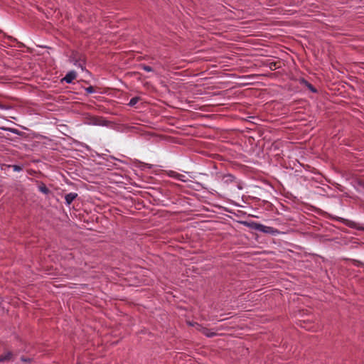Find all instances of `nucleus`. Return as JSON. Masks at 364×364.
<instances>
[{
	"mask_svg": "<svg viewBox=\"0 0 364 364\" xmlns=\"http://www.w3.org/2000/svg\"><path fill=\"white\" fill-rule=\"evenodd\" d=\"M255 229L259 232L268 234H274L277 232L274 228L264 225L262 224H255Z\"/></svg>",
	"mask_w": 364,
	"mask_h": 364,
	"instance_id": "1",
	"label": "nucleus"
},
{
	"mask_svg": "<svg viewBox=\"0 0 364 364\" xmlns=\"http://www.w3.org/2000/svg\"><path fill=\"white\" fill-rule=\"evenodd\" d=\"M21 360L25 361V362H28V361H30V359L24 358L23 357H22Z\"/></svg>",
	"mask_w": 364,
	"mask_h": 364,
	"instance_id": "16",
	"label": "nucleus"
},
{
	"mask_svg": "<svg viewBox=\"0 0 364 364\" xmlns=\"http://www.w3.org/2000/svg\"><path fill=\"white\" fill-rule=\"evenodd\" d=\"M10 108H11V107L9 105H7L3 104V103H0V109H9Z\"/></svg>",
	"mask_w": 364,
	"mask_h": 364,
	"instance_id": "14",
	"label": "nucleus"
},
{
	"mask_svg": "<svg viewBox=\"0 0 364 364\" xmlns=\"http://www.w3.org/2000/svg\"><path fill=\"white\" fill-rule=\"evenodd\" d=\"M90 124L94 125H104V119L102 117H93L91 118Z\"/></svg>",
	"mask_w": 364,
	"mask_h": 364,
	"instance_id": "6",
	"label": "nucleus"
},
{
	"mask_svg": "<svg viewBox=\"0 0 364 364\" xmlns=\"http://www.w3.org/2000/svg\"><path fill=\"white\" fill-rule=\"evenodd\" d=\"M196 328L200 332H201L203 335L206 336L208 338L213 337L216 334L214 332H211L208 328H207L205 327H203V326H201L200 325H199L198 323H196Z\"/></svg>",
	"mask_w": 364,
	"mask_h": 364,
	"instance_id": "2",
	"label": "nucleus"
},
{
	"mask_svg": "<svg viewBox=\"0 0 364 364\" xmlns=\"http://www.w3.org/2000/svg\"><path fill=\"white\" fill-rule=\"evenodd\" d=\"M76 73L75 71H70L66 74V75L63 78V80L65 81L67 83H71L73 81V80L76 78Z\"/></svg>",
	"mask_w": 364,
	"mask_h": 364,
	"instance_id": "4",
	"label": "nucleus"
},
{
	"mask_svg": "<svg viewBox=\"0 0 364 364\" xmlns=\"http://www.w3.org/2000/svg\"><path fill=\"white\" fill-rule=\"evenodd\" d=\"M168 175L171 177V178H173L175 179H177L178 181H183V182H186V176L183 174H181V173H178L174 171H169L168 173Z\"/></svg>",
	"mask_w": 364,
	"mask_h": 364,
	"instance_id": "3",
	"label": "nucleus"
},
{
	"mask_svg": "<svg viewBox=\"0 0 364 364\" xmlns=\"http://www.w3.org/2000/svg\"><path fill=\"white\" fill-rule=\"evenodd\" d=\"M143 70L146 71V72H151V71H153L152 68L149 66V65H144L143 66Z\"/></svg>",
	"mask_w": 364,
	"mask_h": 364,
	"instance_id": "15",
	"label": "nucleus"
},
{
	"mask_svg": "<svg viewBox=\"0 0 364 364\" xmlns=\"http://www.w3.org/2000/svg\"><path fill=\"white\" fill-rule=\"evenodd\" d=\"M301 82L305 85L311 92H316L317 90L314 87V86L309 83L308 81H306L304 79H302Z\"/></svg>",
	"mask_w": 364,
	"mask_h": 364,
	"instance_id": "10",
	"label": "nucleus"
},
{
	"mask_svg": "<svg viewBox=\"0 0 364 364\" xmlns=\"http://www.w3.org/2000/svg\"><path fill=\"white\" fill-rule=\"evenodd\" d=\"M140 98L139 97H132L129 102V105L131 106V107H133L139 101Z\"/></svg>",
	"mask_w": 364,
	"mask_h": 364,
	"instance_id": "11",
	"label": "nucleus"
},
{
	"mask_svg": "<svg viewBox=\"0 0 364 364\" xmlns=\"http://www.w3.org/2000/svg\"><path fill=\"white\" fill-rule=\"evenodd\" d=\"M12 168H13L14 171H16V172H19L22 170L21 166H18V165H13Z\"/></svg>",
	"mask_w": 364,
	"mask_h": 364,
	"instance_id": "13",
	"label": "nucleus"
},
{
	"mask_svg": "<svg viewBox=\"0 0 364 364\" xmlns=\"http://www.w3.org/2000/svg\"><path fill=\"white\" fill-rule=\"evenodd\" d=\"M77 197V194L76 193H69L65 195V199L67 205H70L73 201Z\"/></svg>",
	"mask_w": 364,
	"mask_h": 364,
	"instance_id": "5",
	"label": "nucleus"
},
{
	"mask_svg": "<svg viewBox=\"0 0 364 364\" xmlns=\"http://www.w3.org/2000/svg\"><path fill=\"white\" fill-rule=\"evenodd\" d=\"M38 190L44 193V194H48L49 192H50V190L47 188V186L41 183L39 186H38Z\"/></svg>",
	"mask_w": 364,
	"mask_h": 364,
	"instance_id": "9",
	"label": "nucleus"
},
{
	"mask_svg": "<svg viewBox=\"0 0 364 364\" xmlns=\"http://www.w3.org/2000/svg\"><path fill=\"white\" fill-rule=\"evenodd\" d=\"M11 357H12L11 352H10V351L6 352L4 354L0 355V363L4 362V361H9L11 360Z\"/></svg>",
	"mask_w": 364,
	"mask_h": 364,
	"instance_id": "7",
	"label": "nucleus"
},
{
	"mask_svg": "<svg viewBox=\"0 0 364 364\" xmlns=\"http://www.w3.org/2000/svg\"><path fill=\"white\" fill-rule=\"evenodd\" d=\"M85 91L87 92V93L91 94V93H94L95 92V89L92 86H89L85 88Z\"/></svg>",
	"mask_w": 364,
	"mask_h": 364,
	"instance_id": "12",
	"label": "nucleus"
},
{
	"mask_svg": "<svg viewBox=\"0 0 364 364\" xmlns=\"http://www.w3.org/2000/svg\"><path fill=\"white\" fill-rule=\"evenodd\" d=\"M267 65L271 70H274L280 68V63L276 62V61H272V62H269V63H267Z\"/></svg>",
	"mask_w": 364,
	"mask_h": 364,
	"instance_id": "8",
	"label": "nucleus"
}]
</instances>
